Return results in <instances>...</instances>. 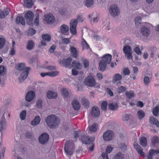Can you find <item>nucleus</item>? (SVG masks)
<instances>
[{"mask_svg": "<svg viewBox=\"0 0 159 159\" xmlns=\"http://www.w3.org/2000/svg\"><path fill=\"white\" fill-rule=\"evenodd\" d=\"M45 122L48 126L50 129L57 128L59 124L60 120L56 116L51 115L45 119Z\"/></svg>", "mask_w": 159, "mask_h": 159, "instance_id": "obj_1", "label": "nucleus"}, {"mask_svg": "<svg viewBox=\"0 0 159 159\" xmlns=\"http://www.w3.org/2000/svg\"><path fill=\"white\" fill-rule=\"evenodd\" d=\"M111 56L107 54L104 55L99 63V69L102 71H104L107 66V64L110 63L111 59Z\"/></svg>", "mask_w": 159, "mask_h": 159, "instance_id": "obj_2", "label": "nucleus"}, {"mask_svg": "<svg viewBox=\"0 0 159 159\" xmlns=\"http://www.w3.org/2000/svg\"><path fill=\"white\" fill-rule=\"evenodd\" d=\"M81 140L83 143L87 144V148L91 151H92L94 147L93 142L94 139L93 138H90L89 136L83 135L81 137Z\"/></svg>", "mask_w": 159, "mask_h": 159, "instance_id": "obj_3", "label": "nucleus"}, {"mask_svg": "<svg viewBox=\"0 0 159 159\" xmlns=\"http://www.w3.org/2000/svg\"><path fill=\"white\" fill-rule=\"evenodd\" d=\"M4 107H2L0 111L1 114H3L2 116L0 121V131L2 132L6 129L7 126V121L5 118V114L8 111L6 108L5 109Z\"/></svg>", "mask_w": 159, "mask_h": 159, "instance_id": "obj_4", "label": "nucleus"}, {"mask_svg": "<svg viewBox=\"0 0 159 159\" xmlns=\"http://www.w3.org/2000/svg\"><path fill=\"white\" fill-rule=\"evenodd\" d=\"M75 146L72 141H67L64 147L65 152L68 155H72L75 150Z\"/></svg>", "mask_w": 159, "mask_h": 159, "instance_id": "obj_5", "label": "nucleus"}, {"mask_svg": "<svg viewBox=\"0 0 159 159\" xmlns=\"http://www.w3.org/2000/svg\"><path fill=\"white\" fill-rule=\"evenodd\" d=\"M123 51L125 55V57L128 60H132V52L131 47L128 45L124 46Z\"/></svg>", "mask_w": 159, "mask_h": 159, "instance_id": "obj_6", "label": "nucleus"}, {"mask_svg": "<svg viewBox=\"0 0 159 159\" xmlns=\"http://www.w3.org/2000/svg\"><path fill=\"white\" fill-rule=\"evenodd\" d=\"M109 12L110 15L114 17L118 16L120 13L119 8L115 4L112 5L110 7Z\"/></svg>", "mask_w": 159, "mask_h": 159, "instance_id": "obj_7", "label": "nucleus"}, {"mask_svg": "<svg viewBox=\"0 0 159 159\" xmlns=\"http://www.w3.org/2000/svg\"><path fill=\"white\" fill-rule=\"evenodd\" d=\"M84 83L86 85L91 87L95 86L96 84L94 77L91 75L88 76L85 79Z\"/></svg>", "mask_w": 159, "mask_h": 159, "instance_id": "obj_8", "label": "nucleus"}, {"mask_svg": "<svg viewBox=\"0 0 159 159\" xmlns=\"http://www.w3.org/2000/svg\"><path fill=\"white\" fill-rule=\"evenodd\" d=\"M49 139V135L46 133H42L39 138V142L43 145L47 143Z\"/></svg>", "mask_w": 159, "mask_h": 159, "instance_id": "obj_9", "label": "nucleus"}, {"mask_svg": "<svg viewBox=\"0 0 159 159\" xmlns=\"http://www.w3.org/2000/svg\"><path fill=\"white\" fill-rule=\"evenodd\" d=\"M34 15L30 11L27 12L25 15V17L26 22L29 25H32Z\"/></svg>", "mask_w": 159, "mask_h": 159, "instance_id": "obj_10", "label": "nucleus"}, {"mask_svg": "<svg viewBox=\"0 0 159 159\" xmlns=\"http://www.w3.org/2000/svg\"><path fill=\"white\" fill-rule=\"evenodd\" d=\"M30 70V67H27L25 71H23L19 78V80L20 82L24 81L27 77L29 71Z\"/></svg>", "mask_w": 159, "mask_h": 159, "instance_id": "obj_11", "label": "nucleus"}, {"mask_svg": "<svg viewBox=\"0 0 159 159\" xmlns=\"http://www.w3.org/2000/svg\"><path fill=\"white\" fill-rule=\"evenodd\" d=\"M113 135V132L109 130L104 133L103 137L105 141H110L112 139Z\"/></svg>", "mask_w": 159, "mask_h": 159, "instance_id": "obj_12", "label": "nucleus"}, {"mask_svg": "<svg viewBox=\"0 0 159 159\" xmlns=\"http://www.w3.org/2000/svg\"><path fill=\"white\" fill-rule=\"evenodd\" d=\"M72 59L69 58L66 59H63L62 60H60L59 62L61 65L65 66L66 68H71L70 63Z\"/></svg>", "mask_w": 159, "mask_h": 159, "instance_id": "obj_13", "label": "nucleus"}, {"mask_svg": "<svg viewBox=\"0 0 159 159\" xmlns=\"http://www.w3.org/2000/svg\"><path fill=\"white\" fill-rule=\"evenodd\" d=\"M122 77L119 74H116L114 76L112 80V82L114 84L116 83V85H120L121 84Z\"/></svg>", "mask_w": 159, "mask_h": 159, "instance_id": "obj_14", "label": "nucleus"}, {"mask_svg": "<svg viewBox=\"0 0 159 159\" xmlns=\"http://www.w3.org/2000/svg\"><path fill=\"white\" fill-rule=\"evenodd\" d=\"M35 96V93L34 91H29L25 96V99L27 102H30L34 99Z\"/></svg>", "mask_w": 159, "mask_h": 159, "instance_id": "obj_15", "label": "nucleus"}, {"mask_svg": "<svg viewBox=\"0 0 159 159\" xmlns=\"http://www.w3.org/2000/svg\"><path fill=\"white\" fill-rule=\"evenodd\" d=\"M61 92L62 96L64 98H67L70 97V96L72 94V92L71 91L66 88L62 89Z\"/></svg>", "mask_w": 159, "mask_h": 159, "instance_id": "obj_16", "label": "nucleus"}, {"mask_svg": "<svg viewBox=\"0 0 159 159\" xmlns=\"http://www.w3.org/2000/svg\"><path fill=\"white\" fill-rule=\"evenodd\" d=\"M91 113L93 116L98 117L100 115V111L99 108L97 106L93 107L91 110Z\"/></svg>", "mask_w": 159, "mask_h": 159, "instance_id": "obj_17", "label": "nucleus"}, {"mask_svg": "<svg viewBox=\"0 0 159 159\" xmlns=\"http://www.w3.org/2000/svg\"><path fill=\"white\" fill-rule=\"evenodd\" d=\"M140 33L145 37L148 36L150 34V30L146 27H143L140 29Z\"/></svg>", "mask_w": 159, "mask_h": 159, "instance_id": "obj_18", "label": "nucleus"}, {"mask_svg": "<svg viewBox=\"0 0 159 159\" xmlns=\"http://www.w3.org/2000/svg\"><path fill=\"white\" fill-rule=\"evenodd\" d=\"M45 20L48 24H52L54 22L55 19L52 14H48L45 16Z\"/></svg>", "mask_w": 159, "mask_h": 159, "instance_id": "obj_19", "label": "nucleus"}, {"mask_svg": "<svg viewBox=\"0 0 159 159\" xmlns=\"http://www.w3.org/2000/svg\"><path fill=\"white\" fill-rule=\"evenodd\" d=\"M72 104L74 109L76 110H78L80 107V104L78 100H73L72 102Z\"/></svg>", "mask_w": 159, "mask_h": 159, "instance_id": "obj_20", "label": "nucleus"}, {"mask_svg": "<svg viewBox=\"0 0 159 159\" xmlns=\"http://www.w3.org/2000/svg\"><path fill=\"white\" fill-rule=\"evenodd\" d=\"M40 120V117L39 116H36L34 119L31 121V124L32 125L36 126L39 123Z\"/></svg>", "mask_w": 159, "mask_h": 159, "instance_id": "obj_21", "label": "nucleus"}, {"mask_svg": "<svg viewBox=\"0 0 159 159\" xmlns=\"http://www.w3.org/2000/svg\"><path fill=\"white\" fill-rule=\"evenodd\" d=\"M34 47V43L32 40H29L26 46L27 49L30 50L33 49Z\"/></svg>", "mask_w": 159, "mask_h": 159, "instance_id": "obj_22", "label": "nucleus"}, {"mask_svg": "<svg viewBox=\"0 0 159 159\" xmlns=\"http://www.w3.org/2000/svg\"><path fill=\"white\" fill-rule=\"evenodd\" d=\"M16 23L18 24H21L23 25H25V22L24 17L22 16H18L16 19Z\"/></svg>", "mask_w": 159, "mask_h": 159, "instance_id": "obj_23", "label": "nucleus"}, {"mask_svg": "<svg viewBox=\"0 0 159 159\" xmlns=\"http://www.w3.org/2000/svg\"><path fill=\"white\" fill-rule=\"evenodd\" d=\"M118 106L117 103L114 102L112 103H109L108 105V108L111 110H116L118 108Z\"/></svg>", "mask_w": 159, "mask_h": 159, "instance_id": "obj_24", "label": "nucleus"}, {"mask_svg": "<svg viewBox=\"0 0 159 159\" xmlns=\"http://www.w3.org/2000/svg\"><path fill=\"white\" fill-rule=\"evenodd\" d=\"M69 30V27L65 24L62 25L60 27V30L61 33L65 34Z\"/></svg>", "mask_w": 159, "mask_h": 159, "instance_id": "obj_25", "label": "nucleus"}, {"mask_svg": "<svg viewBox=\"0 0 159 159\" xmlns=\"http://www.w3.org/2000/svg\"><path fill=\"white\" fill-rule=\"evenodd\" d=\"M57 94L56 93L49 91L47 93V97L49 99L54 98L57 97Z\"/></svg>", "mask_w": 159, "mask_h": 159, "instance_id": "obj_26", "label": "nucleus"}, {"mask_svg": "<svg viewBox=\"0 0 159 159\" xmlns=\"http://www.w3.org/2000/svg\"><path fill=\"white\" fill-rule=\"evenodd\" d=\"M158 153H159V148L156 150H152L150 151L149 154L148 156V159H152V155Z\"/></svg>", "mask_w": 159, "mask_h": 159, "instance_id": "obj_27", "label": "nucleus"}, {"mask_svg": "<svg viewBox=\"0 0 159 159\" xmlns=\"http://www.w3.org/2000/svg\"><path fill=\"white\" fill-rule=\"evenodd\" d=\"M134 147L139 154L143 156L144 155V153L143 152L142 149L139 144H134Z\"/></svg>", "mask_w": 159, "mask_h": 159, "instance_id": "obj_28", "label": "nucleus"}, {"mask_svg": "<svg viewBox=\"0 0 159 159\" xmlns=\"http://www.w3.org/2000/svg\"><path fill=\"white\" fill-rule=\"evenodd\" d=\"M70 49L72 56L74 58H76L77 55V51L76 48L74 47L70 46Z\"/></svg>", "mask_w": 159, "mask_h": 159, "instance_id": "obj_29", "label": "nucleus"}, {"mask_svg": "<svg viewBox=\"0 0 159 159\" xmlns=\"http://www.w3.org/2000/svg\"><path fill=\"white\" fill-rule=\"evenodd\" d=\"M25 5L28 8H30L34 4V1L33 0H26L24 1Z\"/></svg>", "mask_w": 159, "mask_h": 159, "instance_id": "obj_30", "label": "nucleus"}, {"mask_svg": "<svg viewBox=\"0 0 159 159\" xmlns=\"http://www.w3.org/2000/svg\"><path fill=\"white\" fill-rule=\"evenodd\" d=\"M71 66L73 67H75L78 69H81V65L78 62L76 61H74L71 64Z\"/></svg>", "mask_w": 159, "mask_h": 159, "instance_id": "obj_31", "label": "nucleus"}, {"mask_svg": "<svg viewBox=\"0 0 159 159\" xmlns=\"http://www.w3.org/2000/svg\"><path fill=\"white\" fill-rule=\"evenodd\" d=\"M124 156L123 154L119 152L117 153L113 157V159H123Z\"/></svg>", "mask_w": 159, "mask_h": 159, "instance_id": "obj_32", "label": "nucleus"}, {"mask_svg": "<svg viewBox=\"0 0 159 159\" xmlns=\"http://www.w3.org/2000/svg\"><path fill=\"white\" fill-rule=\"evenodd\" d=\"M149 120L151 124L156 125L157 127H159V122L156 118L152 117H150Z\"/></svg>", "mask_w": 159, "mask_h": 159, "instance_id": "obj_33", "label": "nucleus"}, {"mask_svg": "<svg viewBox=\"0 0 159 159\" xmlns=\"http://www.w3.org/2000/svg\"><path fill=\"white\" fill-rule=\"evenodd\" d=\"M98 127V125L94 123L89 127V130L91 132H96Z\"/></svg>", "mask_w": 159, "mask_h": 159, "instance_id": "obj_34", "label": "nucleus"}, {"mask_svg": "<svg viewBox=\"0 0 159 159\" xmlns=\"http://www.w3.org/2000/svg\"><path fill=\"white\" fill-rule=\"evenodd\" d=\"M84 5L88 7H91L94 3V0H85Z\"/></svg>", "mask_w": 159, "mask_h": 159, "instance_id": "obj_35", "label": "nucleus"}, {"mask_svg": "<svg viewBox=\"0 0 159 159\" xmlns=\"http://www.w3.org/2000/svg\"><path fill=\"white\" fill-rule=\"evenodd\" d=\"M140 144L143 147H145L147 145V140L146 138L144 137H142L140 140Z\"/></svg>", "mask_w": 159, "mask_h": 159, "instance_id": "obj_36", "label": "nucleus"}, {"mask_svg": "<svg viewBox=\"0 0 159 159\" xmlns=\"http://www.w3.org/2000/svg\"><path fill=\"white\" fill-rule=\"evenodd\" d=\"M9 14V12L7 9H5L4 11H2V10H0V17L1 18H4L6 16Z\"/></svg>", "mask_w": 159, "mask_h": 159, "instance_id": "obj_37", "label": "nucleus"}, {"mask_svg": "<svg viewBox=\"0 0 159 159\" xmlns=\"http://www.w3.org/2000/svg\"><path fill=\"white\" fill-rule=\"evenodd\" d=\"M82 104L84 106L88 107L89 106V103L88 100L85 98H83L81 100Z\"/></svg>", "mask_w": 159, "mask_h": 159, "instance_id": "obj_38", "label": "nucleus"}, {"mask_svg": "<svg viewBox=\"0 0 159 159\" xmlns=\"http://www.w3.org/2000/svg\"><path fill=\"white\" fill-rule=\"evenodd\" d=\"M17 69L19 70H22L24 69H26V68L27 67H25V66L24 63H20L18 65L16 66Z\"/></svg>", "mask_w": 159, "mask_h": 159, "instance_id": "obj_39", "label": "nucleus"}, {"mask_svg": "<svg viewBox=\"0 0 159 159\" xmlns=\"http://www.w3.org/2000/svg\"><path fill=\"white\" fill-rule=\"evenodd\" d=\"M26 112L25 110L22 111L20 114V117L22 120L25 119L26 116Z\"/></svg>", "mask_w": 159, "mask_h": 159, "instance_id": "obj_40", "label": "nucleus"}, {"mask_svg": "<svg viewBox=\"0 0 159 159\" xmlns=\"http://www.w3.org/2000/svg\"><path fill=\"white\" fill-rule=\"evenodd\" d=\"M6 39L3 37L0 38V49H2L5 44Z\"/></svg>", "mask_w": 159, "mask_h": 159, "instance_id": "obj_41", "label": "nucleus"}, {"mask_svg": "<svg viewBox=\"0 0 159 159\" xmlns=\"http://www.w3.org/2000/svg\"><path fill=\"white\" fill-rule=\"evenodd\" d=\"M152 112L154 116H157L158 115V112H159V106H157L155 108H154Z\"/></svg>", "mask_w": 159, "mask_h": 159, "instance_id": "obj_42", "label": "nucleus"}, {"mask_svg": "<svg viewBox=\"0 0 159 159\" xmlns=\"http://www.w3.org/2000/svg\"><path fill=\"white\" fill-rule=\"evenodd\" d=\"M107 101H105L103 102L101 105L102 109L104 111H107Z\"/></svg>", "mask_w": 159, "mask_h": 159, "instance_id": "obj_43", "label": "nucleus"}, {"mask_svg": "<svg viewBox=\"0 0 159 159\" xmlns=\"http://www.w3.org/2000/svg\"><path fill=\"white\" fill-rule=\"evenodd\" d=\"M77 24V20L72 19L71 20L70 23V27H76Z\"/></svg>", "mask_w": 159, "mask_h": 159, "instance_id": "obj_44", "label": "nucleus"}, {"mask_svg": "<svg viewBox=\"0 0 159 159\" xmlns=\"http://www.w3.org/2000/svg\"><path fill=\"white\" fill-rule=\"evenodd\" d=\"M42 38L43 40L49 42L51 39V37L50 35L48 34H43L42 35Z\"/></svg>", "mask_w": 159, "mask_h": 159, "instance_id": "obj_45", "label": "nucleus"}, {"mask_svg": "<svg viewBox=\"0 0 159 159\" xmlns=\"http://www.w3.org/2000/svg\"><path fill=\"white\" fill-rule=\"evenodd\" d=\"M125 95L129 98H130L134 96V93L132 91L126 92L125 93Z\"/></svg>", "mask_w": 159, "mask_h": 159, "instance_id": "obj_46", "label": "nucleus"}, {"mask_svg": "<svg viewBox=\"0 0 159 159\" xmlns=\"http://www.w3.org/2000/svg\"><path fill=\"white\" fill-rule=\"evenodd\" d=\"M42 101L41 99L38 100L36 102V107H37L41 108L42 107Z\"/></svg>", "mask_w": 159, "mask_h": 159, "instance_id": "obj_47", "label": "nucleus"}, {"mask_svg": "<svg viewBox=\"0 0 159 159\" xmlns=\"http://www.w3.org/2000/svg\"><path fill=\"white\" fill-rule=\"evenodd\" d=\"M137 115L139 117L140 119L143 117L145 116V114L143 111L142 110H139L137 112Z\"/></svg>", "mask_w": 159, "mask_h": 159, "instance_id": "obj_48", "label": "nucleus"}, {"mask_svg": "<svg viewBox=\"0 0 159 159\" xmlns=\"http://www.w3.org/2000/svg\"><path fill=\"white\" fill-rule=\"evenodd\" d=\"M6 69L3 66H0V75H2L5 74Z\"/></svg>", "mask_w": 159, "mask_h": 159, "instance_id": "obj_49", "label": "nucleus"}, {"mask_svg": "<svg viewBox=\"0 0 159 159\" xmlns=\"http://www.w3.org/2000/svg\"><path fill=\"white\" fill-rule=\"evenodd\" d=\"M159 141V139L157 136H154L152 139V144L153 145H155L158 143Z\"/></svg>", "mask_w": 159, "mask_h": 159, "instance_id": "obj_50", "label": "nucleus"}, {"mask_svg": "<svg viewBox=\"0 0 159 159\" xmlns=\"http://www.w3.org/2000/svg\"><path fill=\"white\" fill-rule=\"evenodd\" d=\"M126 89V88L125 86H120L117 88V91L119 93H120L124 92Z\"/></svg>", "mask_w": 159, "mask_h": 159, "instance_id": "obj_51", "label": "nucleus"}, {"mask_svg": "<svg viewBox=\"0 0 159 159\" xmlns=\"http://www.w3.org/2000/svg\"><path fill=\"white\" fill-rule=\"evenodd\" d=\"M36 33V31L34 29L32 28L29 29L28 30V35L32 36L34 34Z\"/></svg>", "mask_w": 159, "mask_h": 159, "instance_id": "obj_52", "label": "nucleus"}, {"mask_svg": "<svg viewBox=\"0 0 159 159\" xmlns=\"http://www.w3.org/2000/svg\"><path fill=\"white\" fill-rule=\"evenodd\" d=\"M144 82L145 85H148L150 83V79L148 76H145L144 78Z\"/></svg>", "mask_w": 159, "mask_h": 159, "instance_id": "obj_53", "label": "nucleus"}, {"mask_svg": "<svg viewBox=\"0 0 159 159\" xmlns=\"http://www.w3.org/2000/svg\"><path fill=\"white\" fill-rule=\"evenodd\" d=\"M48 76L50 77H53L57 75L58 74V72L57 71H52L49 72Z\"/></svg>", "mask_w": 159, "mask_h": 159, "instance_id": "obj_54", "label": "nucleus"}, {"mask_svg": "<svg viewBox=\"0 0 159 159\" xmlns=\"http://www.w3.org/2000/svg\"><path fill=\"white\" fill-rule=\"evenodd\" d=\"M134 51L138 55H141L142 52L140 51L139 46L136 47L134 49Z\"/></svg>", "mask_w": 159, "mask_h": 159, "instance_id": "obj_55", "label": "nucleus"}, {"mask_svg": "<svg viewBox=\"0 0 159 159\" xmlns=\"http://www.w3.org/2000/svg\"><path fill=\"white\" fill-rule=\"evenodd\" d=\"M76 20H77V22H82L84 20L82 15L79 14L77 16V19Z\"/></svg>", "mask_w": 159, "mask_h": 159, "instance_id": "obj_56", "label": "nucleus"}, {"mask_svg": "<svg viewBox=\"0 0 159 159\" xmlns=\"http://www.w3.org/2000/svg\"><path fill=\"white\" fill-rule=\"evenodd\" d=\"M82 44L83 49H88L89 48V46L85 40L82 42Z\"/></svg>", "mask_w": 159, "mask_h": 159, "instance_id": "obj_57", "label": "nucleus"}, {"mask_svg": "<svg viewBox=\"0 0 159 159\" xmlns=\"http://www.w3.org/2000/svg\"><path fill=\"white\" fill-rule=\"evenodd\" d=\"M61 41L62 43L65 44H67L70 42V40L68 38H64L62 39Z\"/></svg>", "mask_w": 159, "mask_h": 159, "instance_id": "obj_58", "label": "nucleus"}, {"mask_svg": "<svg viewBox=\"0 0 159 159\" xmlns=\"http://www.w3.org/2000/svg\"><path fill=\"white\" fill-rule=\"evenodd\" d=\"M70 32L73 34H76V27H70Z\"/></svg>", "mask_w": 159, "mask_h": 159, "instance_id": "obj_59", "label": "nucleus"}, {"mask_svg": "<svg viewBox=\"0 0 159 159\" xmlns=\"http://www.w3.org/2000/svg\"><path fill=\"white\" fill-rule=\"evenodd\" d=\"M141 20V18L140 16H138L135 19V24H136L137 23H141L140 21Z\"/></svg>", "mask_w": 159, "mask_h": 159, "instance_id": "obj_60", "label": "nucleus"}, {"mask_svg": "<svg viewBox=\"0 0 159 159\" xmlns=\"http://www.w3.org/2000/svg\"><path fill=\"white\" fill-rule=\"evenodd\" d=\"M83 64L84 67L86 68L89 66V61L87 60H84L83 61Z\"/></svg>", "mask_w": 159, "mask_h": 159, "instance_id": "obj_61", "label": "nucleus"}, {"mask_svg": "<svg viewBox=\"0 0 159 159\" xmlns=\"http://www.w3.org/2000/svg\"><path fill=\"white\" fill-rule=\"evenodd\" d=\"M119 147L122 150H125L126 149V146L123 143L120 144L119 145Z\"/></svg>", "mask_w": 159, "mask_h": 159, "instance_id": "obj_62", "label": "nucleus"}, {"mask_svg": "<svg viewBox=\"0 0 159 159\" xmlns=\"http://www.w3.org/2000/svg\"><path fill=\"white\" fill-rule=\"evenodd\" d=\"M56 48L55 45L52 46L49 48V51L51 53H52L54 52L55 49Z\"/></svg>", "mask_w": 159, "mask_h": 159, "instance_id": "obj_63", "label": "nucleus"}, {"mask_svg": "<svg viewBox=\"0 0 159 159\" xmlns=\"http://www.w3.org/2000/svg\"><path fill=\"white\" fill-rule=\"evenodd\" d=\"M102 156L103 159H109L108 155L106 153H102Z\"/></svg>", "mask_w": 159, "mask_h": 159, "instance_id": "obj_64", "label": "nucleus"}]
</instances>
